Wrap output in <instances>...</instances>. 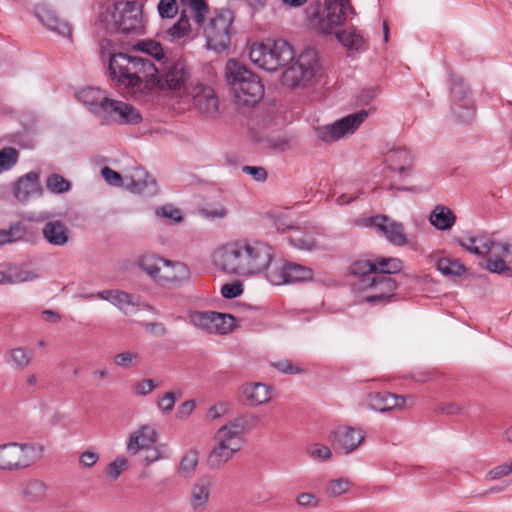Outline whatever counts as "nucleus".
I'll list each match as a JSON object with an SVG mask.
<instances>
[{
    "mask_svg": "<svg viewBox=\"0 0 512 512\" xmlns=\"http://www.w3.org/2000/svg\"><path fill=\"white\" fill-rule=\"evenodd\" d=\"M225 79L238 106L255 107L264 97L265 90L260 77L238 60L227 61Z\"/></svg>",
    "mask_w": 512,
    "mask_h": 512,
    "instance_id": "f257e3e1",
    "label": "nucleus"
},
{
    "mask_svg": "<svg viewBox=\"0 0 512 512\" xmlns=\"http://www.w3.org/2000/svg\"><path fill=\"white\" fill-rule=\"evenodd\" d=\"M108 56L111 80L134 90L141 91L143 79L147 82L148 75L156 71L155 64L149 59L115 51L110 52Z\"/></svg>",
    "mask_w": 512,
    "mask_h": 512,
    "instance_id": "f03ea898",
    "label": "nucleus"
},
{
    "mask_svg": "<svg viewBox=\"0 0 512 512\" xmlns=\"http://www.w3.org/2000/svg\"><path fill=\"white\" fill-rule=\"evenodd\" d=\"M98 20L107 33H144L142 5L138 1H117L103 5Z\"/></svg>",
    "mask_w": 512,
    "mask_h": 512,
    "instance_id": "7ed1b4c3",
    "label": "nucleus"
},
{
    "mask_svg": "<svg viewBox=\"0 0 512 512\" xmlns=\"http://www.w3.org/2000/svg\"><path fill=\"white\" fill-rule=\"evenodd\" d=\"M249 58L260 68L273 72L293 60L294 50L284 39H267L251 46Z\"/></svg>",
    "mask_w": 512,
    "mask_h": 512,
    "instance_id": "20e7f679",
    "label": "nucleus"
},
{
    "mask_svg": "<svg viewBox=\"0 0 512 512\" xmlns=\"http://www.w3.org/2000/svg\"><path fill=\"white\" fill-rule=\"evenodd\" d=\"M234 13L230 9H215L203 31L208 49L221 53L231 44V35L234 33Z\"/></svg>",
    "mask_w": 512,
    "mask_h": 512,
    "instance_id": "39448f33",
    "label": "nucleus"
},
{
    "mask_svg": "<svg viewBox=\"0 0 512 512\" xmlns=\"http://www.w3.org/2000/svg\"><path fill=\"white\" fill-rule=\"evenodd\" d=\"M41 444L9 442L0 445V470L17 471L25 469L42 457Z\"/></svg>",
    "mask_w": 512,
    "mask_h": 512,
    "instance_id": "423d86ee",
    "label": "nucleus"
},
{
    "mask_svg": "<svg viewBox=\"0 0 512 512\" xmlns=\"http://www.w3.org/2000/svg\"><path fill=\"white\" fill-rule=\"evenodd\" d=\"M318 67L317 52L312 48L305 49L282 73L281 82L291 89L307 87L315 81Z\"/></svg>",
    "mask_w": 512,
    "mask_h": 512,
    "instance_id": "0eeeda50",
    "label": "nucleus"
},
{
    "mask_svg": "<svg viewBox=\"0 0 512 512\" xmlns=\"http://www.w3.org/2000/svg\"><path fill=\"white\" fill-rule=\"evenodd\" d=\"M247 240L226 243L213 254V263L221 271L233 275H249Z\"/></svg>",
    "mask_w": 512,
    "mask_h": 512,
    "instance_id": "6e6552de",
    "label": "nucleus"
},
{
    "mask_svg": "<svg viewBox=\"0 0 512 512\" xmlns=\"http://www.w3.org/2000/svg\"><path fill=\"white\" fill-rule=\"evenodd\" d=\"M398 282L391 276L374 275L372 278L356 280L352 283L354 291L366 292L362 301L372 305L386 304L394 296Z\"/></svg>",
    "mask_w": 512,
    "mask_h": 512,
    "instance_id": "1a4fd4ad",
    "label": "nucleus"
},
{
    "mask_svg": "<svg viewBox=\"0 0 512 512\" xmlns=\"http://www.w3.org/2000/svg\"><path fill=\"white\" fill-rule=\"evenodd\" d=\"M189 75L190 72L185 60L166 61L163 73L159 75V70L156 67V71L148 75L145 87H156L161 90L168 89L172 91L180 90L186 83Z\"/></svg>",
    "mask_w": 512,
    "mask_h": 512,
    "instance_id": "9d476101",
    "label": "nucleus"
},
{
    "mask_svg": "<svg viewBox=\"0 0 512 512\" xmlns=\"http://www.w3.org/2000/svg\"><path fill=\"white\" fill-rule=\"evenodd\" d=\"M358 223L365 227L375 228L378 233L384 235L393 245L404 246L408 242L403 224L391 220L387 215L378 214L364 217Z\"/></svg>",
    "mask_w": 512,
    "mask_h": 512,
    "instance_id": "9b49d317",
    "label": "nucleus"
},
{
    "mask_svg": "<svg viewBox=\"0 0 512 512\" xmlns=\"http://www.w3.org/2000/svg\"><path fill=\"white\" fill-rule=\"evenodd\" d=\"M100 107L103 111L99 118L103 121L111 120L120 125H136L142 121L140 111L129 103L109 98Z\"/></svg>",
    "mask_w": 512,
    "mask_h": 512,
    "instance_id": "f8f14e48",
    "label": "nucleus"
},
{
    "mask_svg": "<svg viewBox=\"0 0 512 512\" xmlns=\"http://www.w3.org/2000/svg\"><path fill=\"white\" fill-rule=\"evenodd\" d=\"M313 270L310 267L286 262L282 266H276L267 272V279L274 285L284 283H297L312 280Z\"/></svg>",
    "mask_w": 512,
    "mask_h": 512,
    "instance_id": "ddd939ff",
    "label": "nucleus"
},
{
    "mask_svg": "<svg viewBox=\"0 0 512 512\" xmlns=\"http://www.w3.org/2000/svg\"><path fill=\"white\" fill-rule=\"evenodd\" d=\"M368 112L360 110L356 113L347 115L337 120L332 125L326 126L324 131L319 134L322 141L331 142L340 139L347 133H353L363 121L367 118Z\"/></svg>",
    "mask_w": 512,
    "mask_h": 512,
    "instance_id": "4468645a",
    "label": "nucleus"
},
{
    "mask_svg": "<svg viewBox=\"0 0 512 512\" xmlns=\"http://www.w3.org/2000/svg\"><path fill=\"white\" fill-rule=\"evenodd\" d=\"M365 439L361 429L351 426H338L330 435V442L336 452L349 454L354 451Z\"/></svg>",
    "mask_w": 512,
    "mask_h": 512,
    "instance_id": "2eb2a0df",
    "label": "nucleus"
},
{
    "mask_svg": "<svg viewBox=\"0 0 512 512\" xmlns=\"http://www.w3.org/2000/svg\"><path fill=\"white\" fill-rule=\"evenodd\" d=\"M249 275L270 270L269 265L273 258V248L261 241L247 240V254Z\"/></svg>",
    "mask_w": 512,
    "mask_h": 512,
    "instance_id": "dca6fc26",
    "label": "nucleus"
},
{
    "mask_svg": "<svg viewBox=\"0 0 512 512\" xmlns=\"http://www.w3.org/2000/svg\"><path fill=\"white\" fill-rule=\"evenodd\" d=\"M193 96V106L207 119H217L220 116L219 99L212 87L200 85Z\"/></svg>",
    "mask_w": 512,
    "mask_h": 512,
    "instance_id": "f3484780",
    "label": "nucleus"
},
{
    "mask_svg": "<svg viewBox=\"0 0 512 512\" xmlns=\"http://www.w3.org/2000/svg\"><path fill=\"white\" fill-rule=\"evenodd\" d=\"M124 181L126 188L133 193L153 196L158 190L156 180L142 167L134 168Z\"/></svg>",
    "mask_w": 512,
    "mask_h": 512,
    "instance_id": "a211bd4d",
    "label": "nucleus"
},
{
    "mask_svg": "<svg viewBox=\"0 0 512 512\" xmlns=\"http://www.w3.org/2000/svg\"><path fill=\"white\" fill-rule=\"evenodd\" d=\"M35 16L37 19L47 27V29L58 33L64 37H70L72 28L70 24L61 19L57 12L49 5L41 3L35 6Z\"/></svg>",
    "mask_w": 512,
    "mask_h": 512,
    "instance_id": "6ab92c4d",
    "label": "nucleus"
},
{
    "mask_svg": "<svg viewBox=\"0 0 512 512\" xmlns=\"http://www.w3.org/2000/svg\"><path fill=\"white\" fill-rule=\"evenodd\" d=\"M13 194L20 202H27L32 196H41L43 190L39 182V173L30 171L21 176L14 185Z\"/></svg>",
    "mask_w": 512,
    "mask_h": 512,
    "instance_id": "aec40b11",
    "label": "nucleus"
},
{
    "mask_svg": "<svg viewBox=\"0 0 512 512\" xmlns=\"http://www.w3.org/2000/svg\"><path fill=\"white\" fill-rule=\"evenodd\" d=\"M407 398L387 391L371 392L368 395L370 408L379 412H386L393 409H402L406 406Z\"/></svg>",
    "mask_w": 512,
    "mask_h": 512,
    "instance_id": "412c9836",
    "label": "nucleus"
},
{
    "mask_svg": "<svg viewBox=\"0 0 512 512\" xmlns=\"http://www.w3.org/2000/svg\"><path fill=\"white\" fill-rule=\"evenodd\" d=\"M217 445L211 450L207 458V464L210 468L216 469L226 463L233 454L238 452L242 447L234 442L219 437L215 434Z\"/></svg>",
    "mask_w": 512,
    "mask_h": 512,
    "instance_id": "4be33fe9",
    "label": "nucleus"
},
{
    "mask_svg": "<svg viewBox=\"0 0 512 512\" xmlns=\"http://www.w3.org/2000/svg\"><path fill=\"white\" fill-rule=\"evenodd\" d=\"M272 387L260 382L245 383L241 386L240 392L245 398L248 406H259L271 400Z\"/></svg>",
    "mask_w": 512,
    "mask_h": 512,
    "instance_id": "5701e85b",
    "label": "nucleus"
},
{
    "mask_svg": "<svg viewBox=\"0 0 512 512\" xmlns=\"http://www.w3.org/2000/svg\"><path fill=\"white\" fill-rule=\"evenodd\" d=\"M157 431L149 425H142L133 432L127 443V450L130 454H137L141 449H145L156 443Z\"/></svg>",
    "mask_w": 512,
    "mask_h": 512,
    "instance_id": "b1692460",
    "label": "nucleus"
},
{
    "mask_svg": "<svg viewBox=\"0 0 512 512\" xmlns=\"http://www.w3.org/2000/svg\"><path fill=\"white\" fill-rule=\"evenodd\" d=\"M43 238L51 245L64 246L70 239L68 227L60 220L45 223L42 228Z\"/></svg>",
    "mask_w": 512,
    "mask_h": 512,
    "instance_id": "393cba45",
    "label": "nucleus"
},
{
    "mask_svg": "<svg viewBox=\"0 0 512 512\" xmlns=\"http://www.w3.org/2000/svg\"><path fill=\"white\" fill-rule=\"evenodd\" d=\"M76 96L78 100L88 106L90 112L97 117H99L103 111L100 106H104L105 101L109 99L104 95V91L95 87L83 88L77 92Z\"/></svg>",
    "mask_w": 512,
    "mask_h": 512,
    "instance_id": "a878e982",
    "label": "nucleus"
},
{
    "mask_svg": "<svg viewBox=\"0 0 512 512\" xmlns=\"http://www.w3.org/2000/svg\"><path fill=\"white\" fill-rule=\"evenodd\" d=\"M387 168L403 174L413 169V158L406 148H397L388 152Z\"/></svg>",
    "mask_w": 512,
    "mask_h": 512,
    "instance_id": "bb28decb",
    "label": "nucleus"
},
{
    "mask_svg": "<svg viewBox=\"0 0 512 512\" xmlns=\"http://www.w3.org/2000/svg\"><path fill=\"white\" fill-rule=\"evenodd\" d=\"M455 213L447 206L438 204L431 211L430 223L440 231L450 230L456 223Z\"/></svg>",
    "mask_w": 512,
    "mask_h": 512,
    "instance_id": "cd10ccee",
    "label": "nucleus"
},
{
    "mask_svg": "<svg viewBox=\"0 0 512 512\" xmlns=\"http://www.w3.org/2000/svg\"><path fill=\"white\" fill-rule=\"evenodd\" d=\"M101 299L107 300L117 306L119 309L124 310L127 314L129 307H135V296L121 290H103L98 293Z\"/></svg>",
    "mask_w": 512,
    "mask_h": 512,
    "instance_id": "c85d7f7f",
    "label": "nucleus"
},
{
    "mask_svg": "<svg viewBox=\"0 0 512 512\" xmlns=\"http://www.w3.org/2000/svg\"><path fill=\"white\" fill-rule=\"evenodd\" d=\"M211 483L206 478H200L192 486L190 504L194 510L204 509L210 497Z\"/></svg>",
    "mask_w": 512,
    "mask_h": 512,
    "instance_id": "c756f323",
    "label": "nucleus"
},
{
    "mask_svg": "<svg viewBox=\"0 0 512 512\" xmlns=\"http://www.w3.org/2000/svg\"><path fill=\"white\" fill-rule=\"evenodd\" d=\"M21 493L25 502L31 504L40 503L46 497L47 486L41 480L31 479L24 484Z\"/></svg>",
    "mask_w": 512,
    "mask_h": 512,
    "instance_id": "7c9ffc66",
    "label": "nucleus"
},
{
    "mask_svg": "<svg viewBox=\"0 0 512 512\" xmlns=\"http://www.w3.org/2000/svg\"><path fill=\"white\" fill-rule=\"evenodd\" d=\"M451 110L456 120L460 123L469 124L475 116L473 99H450Z\"/></svg>",
    "mask_w": 512,
    "mask_h": 512,
    "instance_id": "2f4dec72",
    "label": "nucleus"
},
{
    "mask_svg": "<svg viewBox=\"0 0 512 512\" xmlns=\"http://www.w3.org/2000/svg\"><path fill=\"white\" fill-rule=\"evenodd\" d=\"M5 362L15 370H24L32 360V353L22 347L8 350L4 354Z\"/></svg>",
    "mask_w": 512,
    "mask_h": 512,
    "instance_id": "473e14b6",
    "label": "nucleus"
},
{
    "mask_svg": "<svg viewBox=\"0 0 512 512\" xmlns=\"http://www.w3.org/2000/svg\"><path fill=\"white\" fill-rule=\"evenodd\" d=\"M335 37L344 47L350 51L361 52L365 50L363 36L353 28L350 31L340 30L335 32Z\"/></svg>",
    "mask_w": 512,
    "mask_h": 512,
    "instance_id": "72a5a7b5",
    "label": "nucleus"
},
{
    "mask_svg": "<svg viewBox=\"0 0 512 512\" xmlns=\"http://www.w3.org/2000/svg\"><path fill=\"white\" fill-rule=\"evenodd\" d=\"M195 327L204 334L225 335L238 327V322H193Z\"/></svg>",
    "mask_w": 512,
    "mask_h": 512,
    "instance_id": "f704fd0d",
    "label": "nucleus"
},
{
    "mask_svg": "<svg viewBox=\"0 0 512 512\" xmlns=\"http://www.w3.org/2000/svg\"><path fill=\"white\" fill-rule=\"evenodd\" d=\"M289 236V243L297 249L312 251L318 248V243L312 233L301 231L299 227Z\"/></svg>",
    "mask_w": 512,
    "mask_h": 512,
    "instance_id": "c9c22d12",
    "label": "nucleus"
},
{
    "mask_svg": "<svg viewBox=\"0 0 512 512\" xmlns=\"http://www.w3.org/2000/svg\"><path fill=\"white\" fill-rule=\"evenodd\" d=\"M374 275L390 276L399 273L403 268V262L398 258L378 257L374 260Z\"/></svg>",
    "mask_w": 512,
    "mask_h": 512,
    "instance_id": "e433bc0d",
    "label": "nucleus"
},
{
    "mask_svg": "<svg viewBox=\"0 0 512 512\" xmlns=\"http://www.w3.org/2000/svg\"><path fill=\"white\" fill-rule=\"evenodd\" d=\"M160 262L165 265H169L171 263L170 260H166L162 257L157 256L156 254L146 253L140 257L139 267L152 278H156L160 271Z\"/></svg>",
    "mask_w": 512,
    "mask_h": 512,
    "instance_id": "4c0bfd02",
    "label": "nucleus"
},
{
    "mask_svg": "<svg viewBox=\"0 0 512 512\" xmlns=\"http://www.w3.org/2000/svg\"><path fill=\"white\" fill-rule=\"evenodd\" d=\"M244 430L242 429L240 425V421L238 418H235L234 420L230 421L225 426L221 427L217 432L216 435L219 437H222L228 442H234L235 444L242 447L243 440H242V433Z\"/></svg>",
    "mask_w": 512,
    "mask_h": 512,
    "instance_id": "58836bf2",
    "label": "nucleus"
},
{
    "mask_svg": "<svg viewBox=\"0 0 512 512\" xmlns=\"http://www.w3.org/2000/svg\"><path fill=\"white\" fill-rule=\"evenodd\" d=\"M172 266L173 272L163 277L164 281L173 287L180 286L183 282L190 278L189 268L181 262H172L168 265Z\"/></svg>",
    "mask_w": 512,
    "mask_h": 512,
    "instance_id": "ea45409f",
    "label": "nucleus"
},
{
    "mask_svg": "<svg viewBox=\"0 0 512 512\" xmlns=\"http://www.w3.org/2000/svg\"><path fill=\"white\" fill-rule=\"evenodd\" d=\"M450 99H472L471 90L461 76L451 74Z\"/></svg>",
    "mask_w": 512,
    "mask_h": 512,
    "instance_id": "a19ab883",
    "label": "nucleus"
},
{
    "mask_svg": "<svg viewBox=\"0 0 512 512\" xmlns=\"http://www.w3.org/2000/svg\"><path fill=\"white\" fill-rule=\"evenodd\" d=\"M132 48L137 51H141L149 56H152L156 60H162L164 58V50L162 45L153 40L146 39L137 41Z\"/></svg>",
    "mask_w": 512,
    "mask_h": 512,
    "instance_id": "79ce46f5",
    "label": "nucleus"
},
{
    "mask_svg": "<svg viewBox=\"0 0 512 512\" xmlns=\"http://www.w3.org/2000/svg\"><path fill=\"white\" fill-rule=\"evenodd\" d=\"M350 274L357 277V280L365 278H372L375 273L374 261L371 260H356L349 267Z\"/></svg>",
    "mask_w": 512,
    "mask_h": 512,
    "instance_id": "37998d69",
    "label": "nucleus"
},
{
    "mask_svg": "<svg viewBox=\"0 0 512 512\" xmlns=\"http://www.w3.org/2000/svg\"><path fill=\"white\" fill-rule=\"evenodd\" d=\"M198 465V453L196 450L187 451L181 458L179 465V474L184 478L193 477Z\"/></svg>",
    "mask_w": 512,
    "mask_h": 512,
    "instance_id": "c03bdc74",
    "label": "nucleus"
},
{
    "mask_svg": "<svg viewBox=\"0 0 512 512\" xmlns=\"http://www.w3.org/2000/svg\"><path fill=\"white\" fill-rule=\"evenodd\" d=\"M436 267L443 275L446 276H461L466 271V268L462 263L447 257L438 259Z\"/></svg>",
    "mask_w": 512,
    "mask_h": 512,
    "instance_id": "a18cd8bd",
    "label": "nucleus"
},
{
    "mask_svg": "<svg viewBox=\"0 0 512 512\" xmlns=\"http://www.w3.org/2000/svg\"><path fill=\"white\" fill-rule=\"evenodd\" d=\"M184 6L191 9L193 20L199 26L203 27L207 15L209 14V6L206 0H188Z\"/></svg>",
    "mask_w": 512,
    "mask_h": 512,
    "instance_id": "49530a36",
    "label": "nucleus"
},
{
    "mask_svg": "<svg viewBox=\"0 0 512 512\" xmlns=\"http://www.w3.org/2000/svg\"><path fill=\"white\" fill-rule=\"evenodd\" d=\"M456 243L462 247L465 251L477 255L485 257L487 256L492 249L496 246V242L492 239H485L480 246H476L475 244H470L469 242H465L461 238L455 239Z\"/></svg>",
    "mask_w": 512,
    "mask_h": 512,
    "instance_id": "de8ad7c7",
    "label": "nucleus"
},
{
    "mask_svg": "<svg viewBox=\"0 0 512 512\" xmlns=\"http://www.w3.org/2000/svg\"><path fill=\"white\" fill-rule=\"evenodd\" d=\"M188 318L189 320H239L231 313L197 310H190Z\"/></svg>",
    "mask_w": 512,
    "mask_h": 512,
    "instance_id": "09e8293b",
    "label": "nucleus"
},
{
    "mask_svg": "<svg viewBox=\"0 0 512 512\" xmlns=\"http://www.w3.org/2000/svg\"><path fill=\"white\" fill-rule=\"evenodd\" d=\"M191 32V25L186 12L183 10L180 14V18L174 23L168 30L167 33L174 39H181L188 36Z\"/></svg>",
    "mask_w": 512,
    "mask_h": 512,
    "instance_id": "8fccbe9b",
    "label": "nucleus"
},
{
    "mask_svg": "<svg viewBox=\"0 0 512 512\" xmlns=\"http://www.w3.org/2000/svg\"><path fill=\"white\" fill-rule=\"evenodd\" d=\"M46 187L52 193L62 194L71 189V183L60 174L53 173L46 179Z\"/></svg>",
    "mask_w": 512,
    "mask_h": 512,
    "instance_id": "3c124183",
    "label": "nucleus"
},
{
    "mask_svg": "<svg viewBox=\"0 0 512 512\" xmlns=\"http://www.w3.org/2000/svg\"><path fill=\"white\" fill-rule=\"evenodd\" d=\"M481 266L491 273L512 277V268L505 263L502 257H498L494 260L489 258L486 260L485 264Z\"/></svg>",
    "mask_w": 512,
    "mask_h": 512,
    "instance_id": "603ef678",
    "label": "nucleus"
},
{
    "mask_svg": "<svg viewBox=\"0 0 512 512\" xmlns=\"http://www.w3.org/2000/svg\"><path fill=\"white\" fill-rule=\"evenodd\" d=\"M350 486L351 483L345 478L331 480L325 487V494L329 497H338L348 491Z\"/></svg>",
    "mask_w": 512,
    "mask_h": 512,
    "instance_id": "864d4df0",
    "label": "nucleus"
},
{
    "mask_svg": "<svg viewBox=\"0 0 512 512\" xmlns=\"http://www.w3.org/2000/svg\"><path fill=\"white\" fill-rule=\"evenodd\" d=\"M19 153L13 147H5L0 150V173L10 169L18 161Z\"/></svg>",
    "mask_w": 512,
    "mask_h": 512,
    "instance_id": "5fc2aeb1",
    "label": "nucleus"
},
{
    "mask_svg": "<svg viewBox=\"0 0 512 512\" xmlns=\"http://www.w3.org/2000/svg\"><path fill=\"white\" fill-rule=\"evenodd\" d=\"M128 468V460L124 456H119L115 460L109 463L106 476L110 480H116L123 471Z\"/></svg>",
    "mask_w": 512,
    "mask_h": 512,
    "instance_id": "6e6d98bb",
    "label": "nucleus"
},
{
    "mask_svg": "<svg viewBox=\"0 0 512 512\" xmlns=\"http://www.w3.org/2000/svg\"><path fill=\"white\" fill-rule=\"evenodd\" d=\"M269 220L271 222V225L281 233H284L287 230H294L297 226H295L292 221L290 220L289 216L286 214H277V215H270Z\"/></svg>",
    "mask_w": 512,
    "mask_h": 512,
    "instance_id": "4d7b16f0",
    "label": "nucleus"
},
{
    "mask_svg": "<svg viewBox=\"0 0 512 512\" xmlns=\"http://www.w3.org/2000/svg\"><path fill=\"white\" fill-rule=\"evenodd\" d=\"M159 16L162 19H172L178 13V4L176 0H160L157 6Z\"/></svg>",
    "mask_w": 512,
    "mask_h": 512,
    "instance_id": "13d9d810",
    "label": "nucleus"
},
{
    "mask_svg": "<svg viewBox=\"0 0 512 512\" xmlns=\"http://www.w3.org/2000/svg\"><path fill=\"white\" fill-rule=\"evenodd\" d=\"M270 365L283 374L294 375L304 372L303 368L294 364L291 360L288 359H281L275 362H271Z\"/></svg>",
    "mask_w": 512,
    "mask_h": 512,
    "instance_id": "bf43d9fd",
    "label": "nucleus"
},
{
    "mask_svg": "<svg viewBox=\"0 0 512 512\" xmlns=\"http://www.w3.org/2000/svg\"><path fill=\"white\" fill-rule=\"evenodd\" d=\"M8 232L11 243L28 240V228L20 221L12 223L8 228Z\"/></svg>",
    "mask_w": 512,
    "mask_h": 512,
    "instance_id": "052dcab7",
    "label": "nucleus"
},
{
    "mask_svg": "<svg viewBox=\"0 0 512 512\" xmlns=\"http://www.w3.org/2000/svg\"><path fill=\"white\" fill-rule=\"evenodd\" d=\"M243 293V284L240 281L226 283L221 287V295L226 299H233Z\"/></svg>",
    "mask_w": 512,
    "mask_h": 512,
    "instance_id": "680f3d73",
    "label": "nucleus"
},
{
    "mask_svg": "<svg viewBox=\"0 0 512 512\" xmlns=\"http://www.w3.org/2000/svg\"><path fill=\"white\" fill-rule=\"evenodd\" d=\"M156 384L152 379H144L135 383L132 387L133 393L137 396H145L151 393L155 388Z\"/></svg>",
    "mask_w": 512,
    "mask_h": 512,
    "instance_id": "e2e57ef3",
    "label": "nucleus"
},
{
    "mask_svg": "<svg viewBox=\"0 0 512 512\" xmlns=\"http://www.w3.org/2000/svg\"><path fill=\"white\" fill-rule=\"evenodd\" d=\"M309 455L313 459H318L325 461L332 456L331 450L329 447L321 444H314L308 449Z\"/></svg>",
    "mask_w": 512,
    "mask_h": 512,
    "instance_id": "0e129e2a",
    "label": "nucleus"
},
{
    "mask_svg": "<svg viewBox=\"0 0 512 512\" xmlns=\"http://www.w3.org/2000/svg\"><path fill=\"white\" fill-rule=\"evenodd\" d=\"M510 474H512V462L494 467L487 472L486 478L488 480H497Z\"/></svg>",
    "mask_w": 512,
    "mask_h": 512,
    "instance_id": "69168bd1",
    "label": "nucleus"
},
{
    "mask_svg": "<svg viewBox=\"0 0 512 512\" xmlns=\"http://www.w3.org/2000/svg\"><path fill=\"white\" fill-rule=\"evenodd\" d=\"M175 393L166 392L157 402L158 408L164 413H170L175 406Z\"/></svg>",
    "mask_w": 512,
    "mask_h": 512,
    "instance_id": "338daca9",
    "label": "nucleus"
},
{
    "mask_svg": "<svg viewBox=\"0 0 512 512\" xmlns=\"http://www.w3.org/2000/svg\"><path fill=\"white\" fill-rule=\"evenodd\" d=\"M102 177L105 179V181L111 185L114 186H121L122 184L125 185V181L123 180L120 173L114 171L110 167H103L101 170Z\"/></svg>",
    "mask_w": 512,
    "mask_h": 512,
    "instance_id": "774afa93",
    "label": "nucleus"
}]
</instances>
